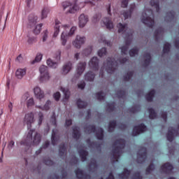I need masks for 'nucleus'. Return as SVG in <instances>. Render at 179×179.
I'll return each instance as SVG.
<instances>
[{
  "label": "nucleus",
  "mask_w": 179,
  "mask_h": 179,
  "mask_svg": "<svg viewBox=\"0 0 179 179\" xmlns=\"http://www.w3.org/2000/svg\"><path fill=\"white\" fill-rule=\"evenodd\" d=\"M117 29L118 33H120V34H123V36H125L124 37L126 38V43L124 45L120 47V49L121 50L122 54L127 55L128 52V49L129 48L131 43L132 41V30L128 28V24L121 23H119L117 24Z\"/></svg>",
  "instance_id": "1"
},
{
  "label": "nucleus",
  "mask_w": 179,
  "mask_h": 179,
  "mask_svg": "<svg viewBox=\"0 0 179 179\" xmlns=\"http://www.w3.org/2000/svg\"><path fill=\"white\" fill-rule=\"evenodd\" d=\"M127 61H128L127 57L124 58L123 59H120L117 60V62L111 57H108L106 61L103 62V66L101 68L99 72L100 78H104V71L106 72V73H113V72L115 71V68H117V65H118V64H124V62H127Z\"/></svg>",
  "instance_id": "2"
},
{
  "label": "nucleus",
  "mask_w": 179,
  "mask_h": 179,
  "mask_svg": "<svg viewBox=\"0 0 179 179\" xmlns=\"http://www.w3.org/2000/svg\"><path fill=\"white\" fill-rule=\"evenodd\" d=\"M153 17V10L145 5L143 14L141 17V22L144 24H146V26H148V27H153L155 26V20Z\"/></svg>",
  "instance_id": "3"
},
{
  "label": "nucleus",
  "mask_w": 179,
  "mask_h": 179,
  "mask_svg": "<svg viewBox=\"0 0 179 179\" xmlns=\"http://www.w3.org/2000/svg\"><path fill=\"white\" fill-rule=\"evenodd\" d=\"M62 27L64 29V31L61 34L60 40L63 45H66V41H68V38H69V37H72V36L75 34V31H76L77 28L76 27H72L69 29V25L68 24L62 25Z\"/></svg>",
  "instance_id": "4"
},
{
  "label": "nucleus",
  "mask_w": 179,
  "mask_h": 179,
  "mask_svg": "<svg viewBox=\"0 0 179 179\" xmlns=\"http://www.w3.org/2000/svg\"><path fill=\"white\" fill-rule=\"evenodd\" d=\"M124 148H125V140L120 139L115 141L112 151L113 157L114 159L113 162H118V158L121 156V153H122V149Z\"/></svg>",
  "instance_id": "5"
},
{
  "label": "nucleus",
  "mask_w": 179,
  "mask_h": 179,
  "mask_svg": "<svg viewBox=\"0 0 179 179\" xmlns=\"http://www.w3.org/2000/svg\"><path fill=\"white\" fill-rule=\"evenodd\" d=\"M94 131H96V136L97 139H99L100 141L103 140V132L104 131L101 128H99L97 130H96V127L94 126H87L85 128V131L86 134H92V132H94Z\"/></svg>",
  "instance_id": "6"
},
{
  "label": "nucleus",
  "mask_w": 179,
  "mask_h": 179,
  "mask_svg": "<svg viewBox=\"0 0 179 179\" xmlns=\"http://www.w3.org/2000/svg\"><path fill=\"white\" fill-rule=\"evenodd\" d=\"M86 43V37L82 35H76L75 39L73 41L72 44L77 50H80L83 44Z\"/></svg>",
  "instance_id": "7"
},
{
  "label": "nucleus",
  "mask_w": 179,
  "mask_h": 179,
  "mask_svg": "<svg viewBox=\"0 0 179 179\" xmlns=\"http://www.w3.org/2000/svg\"><path fill=\"white\" fill-rule=\"evenodd\" d=\"M27 139L28 140L31 139L34 145H38V143L41 142V137L40 136V134L36 132L35 130H31V129L29 130L27 135Z\"/></svg>",
  "instance_id": "8"
},
{
  "label": "nucleus",
  "mask_w": 179,
  "mask_h": 179,
  "mask_svg": "<svg viewBox=\"0 0 179 179\" xmlns=\"http://www.w3.org/2000/svg\"><path fill=\"white\" fill-rule=\"evenodd\" d=\"M64 10L69 9L67 13H75L76 10H79L80 8L76 3L72 4L70 2L64 1L62 3Z\"/></svg>",
  "instance_id": "9"
},
{
  "label": "nucleus",
  "mask_w": 179,
  "mask_h": 179,
  "mask_svg": "<svg viewBox=\"0 0 179 179\" xmlns=\"http://www.w3.org/2000/svg\"><path fill=\"white\" fill-rule=\"evenodd\" d=\"M85 69L86 62L78 63L76 68V73L74 75V79H79V78H80V76H82V75L85 72Z\"/></svg>",
  "instance_id": "10"
},
{
  "label": "nucleus",
  "mask_w": 179,
  "mask_h": 179,
  "mask_svg": "<svg viewBox=\"0 0 179 179\" xmlns=\"http://www.w3.org/2000/svg\"><path fill=\"white\" fill-rule=\"evenodd\" d=\"M99 58L97 57H92L89 62V66L94 72L99 71Z\"/></svg>",
  "instance_id": "11"
},
{
  "label": "nucleus",
  "mask_w": 179,
  "mask_h": 179,
  "mask_svg": "<svg viewBox=\"0 0 179 179\" xmlns=\"http://www.w3.org/2000/svg\"><path fill=\"white\" fill-rule=\"evenodd\" d=\"M24 122L27 124L28 129H30V128H31V124L34 122V114H33V113L26 114Z\"/></svg>",
  "instance_id": "12"
},
{
  "label": "nucleus",
  "mask_w": 179,
  "mask_h": 179,
  "mask_svg": "<svg viewBox=\"0 0 179 179\" xmlns=\"http://www.w3.org/2000/svg\"><path fill=\"white\" fill-rule=\"evenodd\" d=\"M146 131V126L145 124H141L139 126H136L134 128L132 135L133 136H136V135H139V134H142V132H145Z\"/></svg>",
  "instance_id": "13"
},
{
  "label": "nucleus",
  "mask_w": 179,
  "mask_h": 179,
  "mask_svg": "<svg viewBox=\"0 0 179 179\" xmlns=\"http://www.w3.org/2000/svg\"><path fill=\"white\" fill-rule=\"evenodd\" d=\"M34 93L36 99H38V100H42V99H44V91L41 90V88H40V87H35L34 88Z\"/></svg>",
  "instance_id": "14"
},
{
  "label": "nucleus",
  "mask_w": 179,
  "mask_h": 179,
  "mask_svg": "<svg viewBox=\"0 0 179 179\" xmlns=\"http://www.w3.org/2000/svg\"><path fill=\"white\" fill-rule=\"evenodd\" d=\"M79 20V27L83 28L86 24H87V22H89V17L85 15V14H81L78 18Z\"/></svg>",
  "instance_id": "15"
},
{
  "label": "nucleus",
  "mask_w": 179,
  "mask_h": 179,
  "mask_svg": "<svg viewBox=\"0 0 179 179\" xmlns=\"http://www.w3.org/2000/svg\"><path fill=\"white\" fill-rule=\"evenodd\" d=\"M137 157L138 163H141H141L142 162H145L146 159V148H141L137 154Z\"/></svg>",
  "instance_id": "16"
},
{
  "label": "nucleus",
  "mask_w": 179,
  "mask_h": 179,
  "mask_svg": "<svg viewBox=\"0 0 179 179\" xmlns=\"http://www.w3.org/2000/svg\"><path fill=\"white\" fill-rule=\"evenodd\" d=\"M178 131L174 129L173 127H169L166 138L169 142H173L174 136H177Z\"/></svg>",
  "instance_id": "17"
},
{
  "label": "nucleus",
  "mask_w": 179,
  "mask_h": 179,
  "mask_svg": "<svg viewBox=\"0 0 179 179\" xmlns=\"http://www.w3.org/2000/svg\"><path fill=\"white\" fill-rule=\"evenodd\" d=\"M72 68H73V66H72V63L71 62H68L67 63L64 64L62 70V75H68V73L70 71H72Z\"/></svg>",
  "instance_id": "18"
},
{
  "label": "nucleus",
  "mask_w": 179,
  "mask_h": 179,
  "mask_svg": "<svg viewBox=\"0 0 179 179\" xmlns=\"http://www.w3.org/2000/svg\"><path fill=\"white\" fill-rule=\"evenodd\" d=\"M102 23H103L106 29H108L109 30H111V29H114V24H113V21H111V19L110 17L103 18Z\"/></svg>",
  "instance_id": "19"
},
{
  "label": "nucleus",
  "mask_w": 179,
  "mask_h": 179,
  "mask_svg": "<svg viewBox=\"0 0 179 179\" xmlns=\"http://www.w3.org/2000/svg\"><path fill=\"white\" fill-rule=\"evenodd\" d=\"M94 78H96V73H93L92 71L87 72L84 75V79L86 82H93V80H94Z\"/></svg>",
  "instance_id": "20"
},
{
  "label": "nucleus",
  "mask_w": 179,
  "mask_h": 179,
  "mask_svg": "<svg viewBox=\"0 0 179 179\" xmlns=\"http://www.w3.org/2000/svg\"><path fill=\"white\" fill-rule=\"evenodd\" d=\"M61 92H62L64 94L63 101H66V100L69 99V97L71 96V92L69 91V89L64 87H60Z\"/></svg>",
  "instance_id": "21"
},
{
  "label": "nucleus",
  "mask_w": 179,
  "mask_h": 179,
  "mask_svg": "<svg viewBox=\"0 0 179 179\" xmlns=\"http://www.w3.org/2000/svg\"><path fill=\"white\" fill-rule=\"evenodd\" d=\"M135 8H136L135 3L130 5L129 11H125L122 13L124 19H128L129 17H131V13H132L133 10H135Z\"/></svg>",
  "instance_id": "22"
},
{
  "label": "nucleus",
  "mask_w": 179,
  "mask_h": 179,
  "mask_svg": "<svg viewBox=\"0 0 179 179\" xmlns=\"http://www.w3.org/2000/svg\"><path fill=\"white\" fill-rule=\"evenodd\" d=\"M26 69H18L15 71V78L17 79H23V76L26 75Z\"/></svg>",
  "instance_id": "23"
},
{
  "label": "nucleus",
  "mask_w": 179,
  "mask_h": 179,
  "mask_svg": "<svg viewBox=\"0 0 179 179\" xmlns=\"http://www.w3.org/2000/svg\"><path fill=\"white\" fill-rule=\"evenodd\" d=\"M76 175L77 178L79 179H90V176L85 175V173H83V171L80 169H78L76 171Z\"/></svg>",
  "instance_id": "24"
},
{
  "label": "nucleus",
  "mask_w": 179,
  "mask_h": 179,
  "mask_svg": "<svg viewBox=\"0 0 179 179\" xmlns=\"http://www.w3.org/2000/svg\"><path fill=\"white\" fill-rule=\"evenodd\" d=\"M51 79V76L50 75V73H48L47 74H42L39 76V80L41 83H47Z\"/></svg>",
  "instance_id": "25"
},
{
  "label": "nucleus",
  "mask_w": 179,
  "mask_h": 179,
  "mask_svg": "<svg viewBox=\"0 0 179 179\" xmlns=\"http://www.w3.org/2000/svg\"><path fill=\"white\" fill-rule=\"evenodd\" d=\"M173 167L170 163H166L161 167V169L164 173H171Z\"/></svg>",
  "instance_id": "26"
},
{
  "label": "nucleus",
  "mask_w": 179,
  "mask_h": 179,
  "mask_svg": "<svg viewBox=\"0 0 179 179\" xmlns=\"http://www.w3.org/2000/svg\"><path fill=\"white\" fill-rule=\"evenodd\" d=\"M50 106H51V101H47L43 106H36V108L39 110H43V111H48V110H50Z\"/></svg>",
  "instance_id": "27"
},
{
  "label": "nucleus",
  "mask_w": 179,
  "mask_h": 179,
  "mask_svg": "<svg viewBox=\"0 0 179 179\" xmlns=\"http://www.w3.org/2000/svg\"><path fill=\"white\" fill-rule=\"evenodd\" d=\"M150 5L153 9H155L156 12H159L160 9L159 7V0H151Z\"/></svg>",
  "instance_id": "28"
},
{
  "label": "nucleus",
  "mask_w": 179,
  "mask_h": 179,
  "mask_svg": "<svg viewBox=\"0 0 179 179\" xmlns=\"http://www.w3.org/2000/svg\"><path fill=\"white\" fill-rule=\"evenodd\" d=\"M39 73H40V76L50 73V71H48V67L44 65L41 66L39 67Z\"/></svg>",
  "instance_id": "29"
},
{
  "label": "nucleus",
  "mask_w": 179,
  "mask_h": 179,
  "mask_svg": "<svg viewBox=\"0 0 179 179\" xmlns=\"http://www.w3.org/2000/svg\"><path fill=\"white\" fill-rule=\"evenodd\" d=\"M78 153L80 155L82 162H85L86 157H87V152H86V150H85L84 149H82L80 150H78Z\"/></svg>",
  "instance_id": "30"
},
{
  "label": "nucleus",
  "mask_w": 179,
  "mask_h": 179,
  "mask_svg": "<svg viewBox=\"0 0 179 179\" xmlns=\"http://www.w3.org/2000/svg\"><path fill=\"white\" fill-rule=\"evenodd\" d=\"M73 136L74 139H79L80 136V132L79 131V127L73 128Z\"/></svg>",
  "instance_id": "31"
},
{
  "label": "nucleus",
  "mask_w": 179,
  "mask_h": 179,
  "mask_svg": "<svg viewBox=\"0 0 179 179\" xmlns=\"http://www.w3.org/2000/svg\"><path fill=\"white\" fill-rule=\"evenodd\" d=\"M156 40H159V38H162L163 36V29L162 28H159L157 29L154 34Z\"/></svg>",
  "instance_id": "32"
},
{
  "label": "nucleus",
  "mask_w": 179,
  "mask_h": 179,
  "mask_svg": "<svg viewBox=\"0 0 179 179\" xmlns=\"http://www.w3.org/2000/svg\"><path fill=\"white\" fill-rule=\"evenodd\" d=\"M47 65L53 69H55L58 66V62L52 61V59H49L47 60Z\"/></svg>",
  "instance_id": "33"
},
{
  "label": "nucleus",
  "mask_w": 179,
  "mask_h": 179,
  "mask_svg": "<svg viewBox=\"0 0 179 179\" xmlns=\"http://www.w3.org/2000/svg\"><path fill=\"white\" fill-rule=\"evenodd\" d=\"M97 170V164H96V160L92 159L90 164V171L94 172Z\"/></svg>",
  "instance_id": "34"
},
{
  "label": "nucleus",
  "mask_w": 179,
  "mask_h": 179,
  "mask_svg": "<svg viewBox=\"0 0 179 179\" xmlns=\"http://www.w3.org/2000/svg\"><path fill=\"white\" fill-rule=\"evenodd\" d=\"M59 27H61L59 22H56L54 29L53 37H57L58 34H59Z\"/></svg>",
  "instance_id": "35"
},
{
  "label": "nucleus",
  "mask_w": 179,
  "mask_h": 179,
  "mask_svg": "<svg viewBox=\"0 0 179 179\" xmlns=\"http://www.w3.org/2000/svg\"><path fill=\"white\" fill-rule=\"evenodd\" d=\"M129 174H131V171L127 169H124V172L119 175V178L120 179L128 178V177H129Z\"/></svg>",
  "instance_id": "36"
},
{
  "label": "nucleus",
  "mask_w": 179,
  "mask_h": 179,
  "mask_svg": "<svg viewBox=\"0 0 179 179\" xmlns=\"http://www.w3.org/2000/svg\"><path fill=\"white\" fill-rule=\"evenodd\" d=\"M48 12H50V9L48 8H44L41 11V19L43 20V19H46Z\"/></svg>",
  "instance_id": "37"
},
{
  "label": "nucleus",
  "mask_w": 179,
  "mask_h": 179,
  "mask_svg": "<svg viewBox=\"0 0 179 179\" xmlns=\"http://www.w3.org/2000/svg\"><path fill=\"white\" fill-rule=\"evenodd\" d=\"M59 152L61 156H64L65 153H66V147H65V144H62L59 146Z\"/></svg>",
  "instance_id": "38"
},
{
  "label": "nucleus",
  "mask_w": 179,
  "mask_h": 179,
  "mask_svg": "<svg viewBox=\"0 0 179 179\" xmlns=\"http://www.w3.org/2000/svg\"><path fill=\"white\" fill-rule=\"evenodd\" d=\"M93 51V48L92 46L87 47L83 51V55H85L87 57V55H90L92 54V52Z\"/></svg>",
  "instance_id": "39"
},
{
  "label": "nucleus",
  "mask_w": 179,
  "mask_h": 179,
  "mask_svg": "<svg viewBox=\"0 0 179 179\" xmlns=\"http://www.w3.org/2000/svg\"><path fill=\"white\" fill-rule=\"evenodd\" d=\"M77 106H78V108H85V107H86V106H87V103H86L83 101H81L80 99H78Z\"/></svg>",
  "instance_id": "40"
},
{
  "label": "nucleus",
  "mask_w": 179,
  "mask_h": 179,
  "mask_svg": "<svg viewBox=\"0 0 179 179\" xmlns=\"http://www.w3.org/2000/svg\"><path fill=\"white\" fill-rule=\"evenodd\" d=\"M154 96H155V90H152L150 92H149L146 95L145 99L148 101H152V100H153Z\"/></svg>",
  "instance_id": "41"
},
{
  "label": "nucleus",
  "mask_w": 179,
  "mask_h": 179,
  "mask_svg": "<svg viewBox=\"0 0 179 179\" xmlns=\"http://www.w3.org/2000/svg\"><path fill=\"white\" fill-rule=\"evenodd\" d=\"M107 54V49L106 48H103L101 50H98V55L99 57H105Z\"/></svg>",
  "instance_id": "42"
},
{
  "label": "nucleus",
  "mask_w": 179,
  "mask_h": 179,
  "mask_svg": "<svg viewBox=\"0 0 179 179\" xmlns=\"http://www.w3.org/2000/svg\"><path fill=\"white\" fill-rule=\"evenodd\" d=\"M30 24H33L34 26L37 23V16L31 15L29 18Z\"/></svg>",
  "instance_id": "43"
},
{
  "label": "nucleus",
  "mask_w": 179,
  "mask_h": 179,
  "mask_svg": "<svg viewBox=\"0 0 179 179\" xmlns=\"http://www.w3.org/2000/svg\"><path fill=\"white\" fill-rule=\"evenodd\" d=\"M95 96L98 100H104V97H106V94H104L103 92H100L96 93Z\"/></svg>",
  "instance_id": "44"
},
{
  "label": "nucleus",
  "mask_w": 179,
  "mask_h": 179,
  "mask_svg": "<svg viewBox=\"0 0 179 179\" xmlns=\"http://www.w3.org/2000/svg\"><path fill=\"white\" fill-rule=\"evenodd\" d=\"M43 59V55L41 53H38L35 57V59L32 61V64H36V62H40Z\"/></svg>",
  "instance_id": "45"
},
{
  "label": "nucleus",
  "mask_w": 179,
  "mask_h": 179,
  "mask_svg": "<svg viewBox=\"0 0 179 179\" xmlns=\"http://www.w3.org/2000/svg\"><path fill=\"white\" fill-rule=\"evenodd\" d=\"M42 27H43V24L36 25L34 29V34H40V31H41Z\"/></svg>",
  "instance_id": "46"
},
{
  "label": "nucleus",
  "mask_w": 179,
  "mask_h": 179,
  "mask_svg": "<svg viewBox=\"0 0 179 179\" xmlns=\"http://www.w3.org/2000/svg\"><path fill=\"white\" fill-rule=\"evenodd\" d=\"M149 113H150V118L151 120H155V118H156V117H157L156 112H155V110H153L152 108L149 109Z\"/></svg>",
  "instance_id": "47"
},
{
  "label": "nucleus",
  "mask_w": 179,
  "mask_h": 179,
  "mask_svg": "<svg viewBox=\"0 0 179 179\" xmlns=\"http://www.w3.org/2000/svg\"><path fill=\"white\" fill-rule=\"evenodd\" d=\"M116 124L117 123L115 122V121H112L109 123V126H108L109 132H113V131H114V128H115Z\"/></svg>",
  "instance_id": "48"
},
{
  "label": "nucleus",
  "mask_w": 179,
  "mask_h": 179,
  "mask_svg": "<svg viewBox=\"0 0 179 179\" xmlns=\"http://www.w3.org/2000/svg\"><path fill=\"white\" fill-rule=\"evenodd\" d=\"M37 38L34 36H28L27 43L29 45L34 44V43H36Z\"/></svg>",
  "instance_id": "49"
},
{
  "label": "nucleus",
  "mask_w": 179,
  "mask_h": 179,
  "mask_svg": "<svg viewBox=\"0 0 179 179\" xmlns=\"http://www.w3.org/2000/svg\"><path fill=\"white\" fill-rule=\"evenodd\" d=\"M144 58L145 59V65H149V64L150 63V59H151V57H150V53H147L145 56Z\"/></svg>",
  "instance_id": "50"
},
{
  "label": "nucleus",
  "mask_w": 179,
  "mask_h": 179,
  "mask_svg": "<svg viewBox=\"0 0 179 179\" xmlns=\"http://www.w3.org/2000/svg\"><path fill=\"white\" fill-rule=\"evenodd\" d=\"M57 142H58V140H57V138L55 137V130H52V143L53 145H55L57 144Z\"/></svg>",
  "instance_id": "51"
},
{
  "label": "nucleus",
  "mask_w": 179,
  "mask_h": 179,
  "mask_svg": "<svg viewBox=\"0 0 179 179\" xmlns=\"http://www.w3.org/2000/svg\"><path fill=\"white\" fill-rule=\"evenodd\" d=\"M170 47H171V45H169V43H164V49H163L164 54H166V53L169 52V51H170Z\"/></svg>",
  "instance_id": "52"
},
{
  "label": "nucleus",
  "mask_w": 179,
  "mask_h": 179,
  "mask_svg": "<svg viewBox=\"0 0 179 179\" xmlns=\"http://www.w3.org/2000/svg\"><path fill=\"white\" fill-rule=\"evenodd\" d=\"M98 38H99V43H105L108 45V44H110V43H108V42H107V41H106V37L103 35H99L98 36Z\"/></svg>",
  "instance_id": "53"
},
{
  "label": "nucleus",
  "mask_w": 179,
  "mask_h": 179,
  "mask_svg": "<svg viewBox=\"0 0 179 179\" xmlns=\"http://www.w3.org/2000/svg\"><path fill=\"white\" fill-rule=\"evenodd\" d=\"M48 146H50V142L46 141L41 149L38 151H36L37 155H38V153H41V150H43V149H47Z\"/></svg>",
  "instance_id": "54"
},
{
  "label": "nucleus",
  "mask_w": 179,
  "mask_h": 179,
  "mask_svg": "<svg viewBox=\"0 0 179 179\" xmlns=\"http://www.w3.org/2000/svg\"><path fill=\"white\" fill-rule=\"evenodd\" d=\"M129 55L130 57H135V55H138V48H135L131 49L129 51Z\"/></svg>",
  "instance_id": "55"
},
{
  "label": "nucleus",
  "mask_w": 179,
  "mask_h": 179,
  "mask_svg": "<svg viewBox=\"0 0 179 179\" xmlns=\"http://www.w3.org/2000/svg\"><path fill=\"white\" fill-rule=\"evenodd\" d=\"M13 146H15V141L11 140L8 143V145H7L8 150L9 151L12 150V149H13Z\"/></svg>",
  "instance_id": "56"
},
{
  "label": "nucleus",
  "mask_w": 179,
  "mask_h": 179,
  "mask_svg": "<svg viewBox=\"0 0 179 179\" xmlns=\"http://www.w3.org/2000/svg\"><path fill=\"white\" fill-rule=\"evenodd\" d=\"M43 120H44V115L43 113H39L38 117V124L40 125L43 123Z\"/></svg>",
  "instance_id": "57"
},
{
  "label": "nucleus",
  "mask_w": 179,
  "mask_h": 179,
  "mask_svg": "<svg viewBox=\"0 0 179 179\" xmlns=\"http://www.w3.org/2000/svg\"><path fill=\"white\" fill-rule=\"evenodd\" d=\"M155 170V165L151 164L150 166H148L146 169V174H150L152 171Z\"/></svg>",
  "instance_id": "58"
},
{
  "label": "nucleus",
  "mask_w": 179,
  "mask_h": 179,
  "mask_svg": "<svg viewBox=\"0 0 179 179\" xmlns=\"http://www.w3.org/2000/svg\"><path fill=\"white\" fill-rule=\"evenodd\" d=\"M132 75H134V72L132 71L127 73V74L125 75L124 77V80H129V79L132 78Z\"/></svg>",
  "instance_id": "59"
},
{
  "label": "nucleus",
  "mask_w": 179,
  "mask_h": 179,
  "mask_svg": "<svg viewBox=\"0 0 179 179\" xmlns=\"http://www.w3.org/2000/svg\"><path fill=\"white\" fill-rule=\"evenodd\" d=\"M27 107H31V106H34V99L33 98H29L27 102Z\"/></svg>",
  "instance_id": "60"
},
{
  "label": "nucleus",
  "mask_w": 179,
  "mask_h": 179,
  "mask_svg": "<svg viewBox=\"0 0 179 179\" xmlns=\"http://www.w3.org/2000/svg\"><path fill=\"white\" fill-rule=\"evenodd\" d=\"M43 41H47V39L48 38V30H45L43 32Z\"/></svg>",
  "instance_id": "61"
},
{
  "label": "nucleus",
  "mask_w": 179,
  "mask_h": 179,
  "mask_svg": "<svg viewBox=\"0 0 179 179\" xmlns=\"http://www.w3.org/2000/svg\"><path fill=\"white\" fill-rule=\"evenodd\" d=\"M101 17V15H94V16L93 17L92 22H93L94 23H97V22H99V20H100Z\"/></svg>",
  "instance_id": "62"
},
{
  "label": "nucleus",
  "mask_w": 179,
  "mask_h": 179,
  "mask_svg": "<svg viewBox=\"0 0 179 179\" xmlns=\"http://www.w3.org/2000/svg\"><path fill=\"white\" fill-rule=\"evenodd\" d=\"M129 2V0H121L122 7L127 8V6H128Z\"/></svg>",
  "instance_id": "63"
},
{
  "label": "nucleus",
  "mask_w": 179,
  "mask_h": 179,
  "mask_svg": "<svg viewBox=\"0 0 179 179\" xmlns=\"http://www.w3.org/2000/svg\"><path fill=\"white\" fill-rule=\"evenodd\" d=\"M61 50H57L55 54L56 61H59L61 59Z\"/></svg>",
  "instance_id": "64"
}]
</instances>
